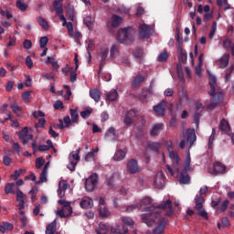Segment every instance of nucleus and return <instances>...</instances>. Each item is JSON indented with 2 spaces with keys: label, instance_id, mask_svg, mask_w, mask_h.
Segmentation results:
<instances>
[{
  "label": "nucleus",
  "instance_id": "7ed1b4c3",
  "mask_svg": "<svg viewBox=\"0 0 234 234\" xmlns=\"http://www.w3.org/2000/svg\"><path fill=\"white\" fill-rule=\"evenodd\" d=\"M179 138L181 139L179 144L181 149H186V142H189L190 147H193V144L197 142V133H195V130L187 129L186 133H183L179 135Z\"/></svg>",
  "mask_w": 234,
  "mask_h": 234
},
{
  "label": "nucleus",
  "instance_id": "a19ab883",
  "mask_svg": "<svg viewBox=\"0 0 234 234\" xmlns=\"http://www.w3.org/2000/svg\"><path fill=\"white\" fill-rule=\"evenodd\" d=\"M118 52H120V48H118V46H116V45L112 46L111 50H110L111 58H116Z\"/></svg>",
  "mask_w": 234,
  "mask_h": 234
},
{
  "label": "nucleus",
  "instance_id": "cd10ccee",
  "mask_svg": "<svg viewBox=\"0 0 234 234\" xmlns=\"http://www.w3.org/2000/svg\"><path fill=\"white\" fill-rule=\"evenodd\" d=\"M229 205V200L226 199L222 202L220 207L216 208V213L219 215V213H226L228 210V206Z\"/></svg>",
  "mask_w": 234,
  "mask_h": 234
},
{
  "label": "nucleus",
  "instance_id": "6e6552de",
  "mask_svg": "<svg viewBox=\"0 0 234 234\" xmlns=\"http://www.w3.org/2000/svg\"><path fill=\"white\" fill-rule=\"evenodd\" d=\"M138 116V112L136 110H130L126 112L123 119V123L127 126L131 125L132 123H134V120H136V117Z\"/></svg>",
  "mask_w": 234,
  "mask_h": 234
},
{
  "label": "nucleus",
  "instance_id": "6e6d98bb",
  "mask_svg": "<svg viewBox=\"0 0 234 234\" xmlns=\"http://www.w3.org/2000/svg\"><path fill=\"white\" fill-rule=\"evenodd\" d=\"M215 32H217V22H213L211 31L209 33L210 39H213L215 37Z\"/></svg>",
  "mask_w": 234,
  "mask_h": 234
},
{
  "label": "nucleus",
  "instance_id": "864d4df0",
  "mask_svg": "<svg viewBox=\"0 0 234 234\" xmlns=\"http://www.w3.org/2000/svg\"><path fill=\"white\" fill-rule=\"evenodd\" d=\"M43 165H45V159H43L42 157L37 158V160H36L37 169H41L43 167Z\"/></svg>",
  "mask_w": 234,
  "mask_h": 234
},
{
  "label": "nucleus",
  "instance_id": "58836bf2",
  "mask_svg": "<svg viewBox=\"0 0 234 234\" xmlns=\"http://www.w3.org/2000/svg\"><path fill=\"white\" fill-rule=\"evenodd\" d=\"M169 58V54L166 50H164L158 57L157 61H160V63H164L167 61V58Z\"/></svg>",
  "mask_w": 234,
  "mask_h": 234
},
{
  "label": "nucleus",
  "instance_id": "39448f33",
  "mask_svg": "<svg viewBox=\"0 0 234 234\" xmlns=\"http://www.w3.org/2000/svg\"><path fill=\"white\" fill-rule=\"evenodd\" d=\"M195 200H196L195 209H197V215L199 217H202L204 220H209V217L207 216L206 209H204V204L206 202V199H204V197L196 196Z\"/></svg>",
  "mask_w": 234,
  "mask_h": 234
},
{
  "label": "nucleus",
  "instance_id": "69168bd1",
  "mask_svg": "<svg viewBox=\"0 0 234 234\" xmlns=\"http://www.w3.org/2000/svg\"><path fill=\"white\" fill-rule=\"evenodd\" d=\"M94 159V152H89L85 156L86 162H90V160Z\"/></svg>",
  "mask_w": 234,
  "mask_h": 234
},
{
  "label": "nucleus",
  "instance_id": "3c124183",
  "mask_svg": "<svg viewBox=\"0 0 234 234\" xmlns=\"http://www.w3.org/2000/svg\"><path fill=\"white\" fill-rule=\"evenodd\" d=\"M48 175V172L42 170V173L40 174V178L38 183L39 184H45V182H47V176Z\"/></svg>",
  "mask_w": 234,
  "mask_h": 234
},
{
  "label": "nucleus",
  "instance_id": "2f4dec72",
  "mask_svg": "<svg viewBox=\"0 0 234 234\" xmlns=\"http://www.w3.org/2000/svg\"><path fill=\"white\" fill-rule=\"evenodd\" d=\"M97 234H107L109 233V227L105 224H99L98 228L96 229Z\"/></svg>",
  "mask_w": 234,
  "mask_h": 234
},
{
  "label": "nucleus",
  "instance_id": "e433bc0d",
  "mask_svg": "<svg viewBox=\"0 0 234 234\" xmlns=\"http://www.w3.org/2000/svg\"><path fill=\"white\" fill-rule=\"evenodd\" d=\"M185 171H191V154L187 153L185 160Z\"/></svg>",
  "mask_w": 234,
  "mask_h": 234
},
{
  "label": "nucleus",
  "instance_id": "ddd939ff",
  "mask_svg": "<svg viewBox=\"0 0 234 234\" xmlns=\"http://www.w3.org/2000/svg\"><path fill=\"white\" fill-rule=\"evenodd\" d=\"M165 184V179L164 178L163 173H157L154 179V186L156 189H162Z\"/></svg>",
  "mask_w": 234,
  "mask_h": 234
},
{
  "label": "nucleus",
  "instance_id": "49530a36",
  "mask_svg": "<svg viewBox=\"0 0 234 234\" xmlns=\"http://www.w3.org/2000/svg\"><path fill=\"white\" fill-rule=\"evenodd\" d=\"M90 114H92V109H90H90L87 108L80 112V116H81V118H83V120H87V118H89V116H90Z\"/></svg>",
  "mask_w": 234,
  "mask_h": 234
},
{
  "label": "nucleus",
  "instance_id": "f03ea898",
  "mask_svg": "<svg viewBox=\"0 0 234 234\" xmlns=\"http://www.w3.org/2000/svg\"><path fill=\"white\" fill-rule=\"evenodd\" d=\"M210 87V90L208 91L210 99V103L207 105V109L208 111H213L220 101H222V99L224 98V94L222 91L216 88L217 85V77L210 75V81L208 83Z\"/></svg>",
  "mask_w": 234,
  "mask_h": 234
},
{
  "label": "nucleus",
  "instance_id": "423d86ee",
  "mask_svg": "<svg viewBox=\"0 0 234 234\" xmlns=\"http://www.w3.org/2000/svg\"><path fill=\"white\" fill-rule=\"evenodd\" d=\"M81 149L79 148L75 151H72L69 155V161L67 167L69 171H76V165H78V163L80 162V153Z\"/></svg>",
  "mask_w": 234,
  "mask_h": 234
},
{
  "label": "nucleus",
  "instance_id": "0e129e2a",
  "mask_svg": "<svg viewBox=\"0 0 234 234\" xmlns=\"http://www.w3.org/2000/svg\"><path fill=\"white\" fill-rule=\"evenodd\" d=\"M213 18V13L207 11V12H205V15H204V21L206 23H207V21H209V19H212Z\"/></svg>",
  "mask_w": 234,
  "mask_h": 234
},
{
  "label": "nucleus",
  "instance_id": "6ab92c4d",
  "mask_svg": "<svg viewBox=\"0 0 234 234\" xmlns=\"http://www.w3.org/2000/svg\"><path fill=\"white\" fill-rule=\"evenodd\" d=\"M127 231H129L127 228L122 224H117L111 228V232L114 234H125Z\"/></svg>",
  "mask_w": 234,
  "mask_h": 234
},
{
  "label": "nucleus",
  "instance_id": "473e14b6",
  "mask_svg": "<svg viewBox=\"0 0 234 234\" xmlns=\"http://www.w3.org/2000/svg\"><path fill=\"white\" fill-rule=\"evenodd\" d=\"M19 138H20L21 142L23 143V144L27 145V144H28V140H32V138H34V136L32 134H28V133H19Z\"/></svg>",
  "mask_w": 234,
  "mask_h": 234
},
{
  "label": "nucleus",
  "instance_id": "79ce46f5",
  "mask_svg": "<svg viewBox=\"0 0 234 234\" xmlns=\"http://www.w3.org/2000/svg\"><path fill=\"white\" fill-rule=\"evenodd\" d=\"M101 67H103V64L100 65L99 76H101V78H102V80H104V81H111V80H112V76L109 73L102 75L101 74Z\"/></svg>",
  "mask_w": 234,
  "mask_h": 234
},
{
  "label": "nucleus",
  "instance_id": "7c9ffc66",
  "mask_svg": "<svg viewBox=\"0 0 234 234\" xmlns=\"http://www.w3.org/2000/svg\"><path fill=\"white\" fill-rule=\"evenodd\" d=\"M37 23L44 30H50V25H48L47 19L40 16L37 18Z\"/></svg>",
  "mask_w": 234,
  "mask_h": 234
},
{
  "label": "nucleus",
  "instance_id": "4be33fe9",
  "mask_svg": "<svg viewBox=\"0 0 234 234\" xmlns=\"http://www.w3.org/2000/svg\"><path fill=\"white\" fill-rule=\"evenodd\" d=\"M144 81H145V76L142 75V74H138L133 79V80L132 82V87L133 89H136V87H140V85H142V83H144Z\"/></svg>",
  "mask_w": 234,
  "mask_h": 234
},
{
  "label": "nucleus",
  "instance_id": "13d9d810",
  "mask_svg": "<svg viewBox=\"0 0 234 234\" xmlns=\"http://www.w3.org/2000/svg\"><path fill=\"white\" fill-rule=\"evenodd\" d=\"M16 7H18L21 12H27V5L21 1L16 2Z\"/></svg>",
  "mask_w": 234,
  "mask_h": 234
},
{
  "label": "nucleus",
  "instance_id": "680f3d73",
  "mask_svg": "<svg viewBox=\"0 0 234 234\" xmlns=\"http://www.w3.org/2000/svg\"><path fill=\"white\" fill-rule=\"evenodd\" d=\"M133 56L137 58H142L144 56V50H142L141 48L135 49V51L133 52Z\"/></svg>",
  "mask_w": 234,
  "mask_h": 234
},
{
  "label": "nucleus",
  "instance_id": "dca6fc26",
  "mask_svg": "<svg viewBox=\"0 0 234 234\" xmlns=\"http://www.w3.org/2000/svg\"><path fill=\"white\" fill-rule=\"evenodd\" d=\"M90 98L94 100L96 103H100V101L101 100V90L96 88L90 89Z\"/></svg>",
  "mask_w": 234,
  "mask_h": 234
},
{
  "label": "nucleus",
  "instance_id": "f8f14e48",
  "mask_svg": "<svg viewBox=\"0 0 234 234\" xmlns=\"http://www.w3.org/2000/svg\"><path fill=\"white\" fill-rule=\"evenodd\" d=\"M165 107H167V101H162L157 105L154 106V111L157 116H165Z\"/></svg>",
  "mask_w": 234,
  "mask_h": 234
},
{
  "label": "nucleus",
  "instance_id": "bf43d9fd",
  "mask_svg": "<svg viewBox=\"0 0 234 234\" xmlns=\"http://www.w3.org/2000/svg\"><path fill=\"white\" fill-rule=\"evenodd\" d=\"M26 65L28 69H32V67H34V61H32V58L30 56L26 58Z\"/></svg>",
  "mask_w": 234,
  "mask_h": 234
},
{
  "label": "nucleus",
  "instance_id": "1a4fd4ad",
  "mask_svg": "<svg viewBox=\"0 0 234 234\" xmlns=\"http://www.w3.org/2000/svg\"><path fill=\"white\" fill-rule=\"evenodd\" d=\"M16 202H18L19 209H25V204H27L28 197L19 188L16 189Z\"/></svg>",
  "mask_w": 234,
  "mask_h": 234
},
{
  "label": "nucleus",
  "instance_id": "774afa93",
  "mask_svg": "<svg viewBox=\"0 0 234 234\" xmlns=\"http://www.w3.org/2000/svg\"><path fill=\"white\" fill-rule=\"evenodd\" d=\"M133 209H139L138 205H130L126 207L127 213H131Z\"/></svg>",
  "mask_w": 234,
  "mask_h": 234
},
{
  "label": "nucleus",
  "instance_id": "0eeeda50",
  "mask_svg": "<svg viewBox=\"0 0 234 234\" xmlns=\"http://www.w3.org/2000/svg\"><path fill=\"white\" fill-rule=\"evenodd\" d=\"M96 186H98V175L92 174L85 181V189L89 193H92L96 189Z\"/></svg>",
  "mask_w": 234,
  "mask_h": 234
},
{
  "label": "nucleus",
  "instance_id": "5701e85b",
  "mask_svg": "<svg viewBox=\"0 0 234 234\" xmlns=\"http://www.w3.org/2000/svg\"><path fill=\"white\" fill-rule=\"evenodd\" d=\"M122 21H123V19L121 16H119L118 15H113L111 20L112 28H118V27L122 25Z\"/></svg>",
  "mask_w": 234,
  "mask_h": 234
},
{
  "label": "nucleus",
  "instance_id": "9b49d317",
  "mask_svg": "<svg viewBox=\"0 0 234 234\" xmlns=\"http://www.w3.org/2000/svg\"><path fill=\"white\" fill-rule=\"evenodd\" d=\"M139 37L140 39H147V37H151V27L146 24H142L139 27Z\"/></svg>",
  "mask_w": 234,
  "mask_h": 234
},
{
  "label": "nucleus",
  "instance_id": "9d476101",
  "mask_svg": "<svg viewBox=\"0 0 234 234\" xmlns=\"http://www.w3.org/2000/svg\"><path fill=\"white\" fill-rule=\"evenodd\" d=\"M129 39H131V32L129 31V28L124 27L120 29L117 34V40L121 43H125L126 41H129Z\"/></svg>",
  "mask_w": 234,
  "mask_h": 234
},
{
  "label": "nucleus",
  "instance_id": "c9c22d12",
  "mask_svg": "<svg viewBox=\"0 0 234 234\" xmlns=\"http://www.w3.org/2000/svg\"><path fill=\"white\" fill-rule=\"evenodd\" d=\"M14 187H16V184H14V183H7L5 185V195H10V194L14 195V193H16L14 191Z\"/></svg>",
  "mask_w": 234,
  "mask_h": 234
},
{
  "label": "nucleus",
  "instance_id": "37998d69",
  "mask_svg": "<svg viewBox=\"0 0 234 234\" xmlns=\"http://www.w3.org/2000/svg\"><path fill=\"white\" fill-rule=\"evenodd\" d=\"M71 122L73 123H78V120L80 119V115L76 110H70Z\"/></svg>",
  "mask_w": 234,
  "mask_h": 234
},
{
  "label": "nucleus",
  "instance_id": "f704fd0d",
  "mask_svg": "<svg viewBox=\"0 0 234 234\" xmlns=\"http://www.w3.org/2000/svg\"><path fill=\"white\" fill-rule=\"evenodd\" d=\"M99 215L103 218H107L111 215V212L109 211V208L105 206L99 207Z\"/></svg>",
  "mask_w": 234,
  "mask_h": 234
},
{
  "label": "nucleus",
  "instance_id": "20e7f679",
  "mask_svg": "<svg viewBox=\"0 0 234 234\" xmlns=\"http://www.w3.org/2000/svg\"><path fill=\"white\" fill-rule=\"evenodd\" d=\"M58 203L62 206V208L60 210L56 211V215L58 217H60V218H68V217H70V215H72V207L70 206V202L64 199H59Z\"/></svg>",
  "mask_w": 234,
  "mask_h": 234
},
{
  "label": "nucleus",
  "instance_id": "09e8293b",
  "mask_svg": "<svg viewBox=\"0 0 234 234\" xmlns=\"http://www.w3.org/2000/svg\"><path fill=\"white\" fill-rule=\"evenodd\" d=\"M209 10H211V8L209 7V5H199L197 6V13L198 14H204V12H209Z\"/></svg>",
  "mask_w": 234,
  "mask_h": 234
},
{
  "label": "nucleus",
  "instance_id": "338daca9",
  "mask_svg": "<svg viewBox=\"0 0 234 234\" xmlns=\"http://www.w3.org/2000/svg\"><path fill=\"white\" fill-rule=\"evenodd\" d=\"M164 94H165V96L170 98L171 96H173L175 94V91H173V89L168 88L165 90Z\"/></svg>",
  "mask_w": 234,
  "mask_h": 234
},
{
  "label": "nucleus",
  "instance_id": "4c0bfd02",
  "mask_svg": "<svg viewBox=\"0 0 234 234\" xmlns=\"http://www.w3.org/2000/svg\"><path fill=\"white\" fill-rule=\"evenodd\" d=\"M191 180V177H189V175H184V173H180V176H179V182L180 184H189Z\"/></svg>",
  "mask_w": 234,
  "mask_h": 234
},
{
  "label": "nucleus",
  "instance_id": "c85d7f7f",
  "mask_svg": "<svg viewBox=\"0 0 234 234\" xmlns=\"http://www.w3.org/2000/svg\"><path fill=\"white\" fill-rule=\"evenodd\" d=\"M56 228H57V222H56V219H54L51 223H49L46 227V234H54V233H56Z\"/></svg>",
  "mask_w": 234,
  "mask_h": 234
},
{
  "label": "nucleus",
  "instance_id": "393cba45",
  "mask_svg": "<svg viewBox=\"0 0 234 234\" xmlns=\"http://www.w3.org/2000/svg\"><path fill=\"white\" fill-rule=\"evenodd\" d=\"M107 101H116L118 100V90L112 89L110 92L105 94Z\"/></svg>",
  "mask_w": 234,
  "mask_h": 234
},
{
  "label": "nucleus",
  "instance_id": "2eb2a0df",
  "mask_svg": "<svg viewBox=\"0 0 234 234\" xmlns=\"http://www.w3.org/2000/svg\"><path fill=\"white\" fill-rule=\"evenodd\" d=\"M69 188L70 185L67 183V181H60L58 183V197H59V198H63V197H65L66 189Z\"/></svg>",
  "mask_w": 234,
  "mask_h": 234
},
{
  "label": "nucleus",
  "instance_id": "f3484780",
  "mask_svg": "<svg viewBox=\"0 0 234 234\" xmlns=\"http://www.w3.org/2000/svg\"><path fill=\"white\" fill-rule=\"evenodd\" d=\"M92 206H94V201H92V198L89 197H82L80 201V207H82V209H90Z\"/></svg>",
  "mask_w": 234,
  "mask_h": 234
},
{
  "label": "nucleus",
  "instance_id": "f257e3e1",
  "mask_svg": "<svg viewBox=\"0 0 234 234\" xmlns=\"http://www.w3.org/2000/svg\"><path fill=\"white\" fill-rule=\"evenodd\" d=\"M171 204L172 202L168 199L157 207H154L153 206V199L151 197H144L137 204L139 209L150 213L143 215V220L147 226L157 222V226L153 232L154 234H164V229H165V226H167V220L164 218H158V214L156 213H158V209H169V211L166 212V216L171 217V215H173V207H171Z\"/></svg>",
  "mask_w": 234,
  "mask_h": 234
},
{
  "label": "nucleus",
  "instance_id": "5fc2aeb1",
  "mask_svg": "<svg viewBox=\"0 0 234 234\" xmlns=\"http://www.w3.org/2000/svg\"><path fill=\"white\" fill-rule=\"evenodd\" d=\"M47 43H48V37H42L39 39V47L40 48H45L47 47Z\"/></svg>",
  "mask_w": 234,
  "mask_h": 234
},
{
  "label": "nucleus",
  "instance_id": "4468645a",
  "mask_svg": "<svg viewBox=\"0 0 234 234\" xmlns=\"http://www.w3.org/2000/svg\"><path fill=\"white\" fill-rule=\"evenodd\" d=\"M127 171L130 175H136L140 169L138 168V161L132 159L127 163Z\"/></svg>",
  "mask_w": 234,
  "mask_h": 234
},
{
  "label": "nucleus",
  "instance_id": "b1692460",
  "mask_svg": "<svg viewBox=\"0 0 234 234\" xmlns=\"http://www.w3.org/2000/svg\"><path fill=\"white\" fill-rule=\"evenodd\" d=\"M229 65V54L226 53L219 58V69H226Z\"/></svg>",
  "mask_w": 234,
  "mask_h": 234
},
{
  "label": "nucleus",
  "instance_id": "4d7b16f0",
  "mask_svg": "<svg viewBox=\"0 0 234 234\" xmlns=\"http://www.w3.org/2000/svg\"><path fill=\"white\" fill-rule=\"evenodd\" d=\"M11 109H12L13 112H15V114H19V112H21V108L17 105L16 102H14L11 105Z\"/></svg>",
  "mask_w": 234,
  "mask_h": 234
},
{
  "label": "nucleus",
  "instance_id": "052dcab7",
  "mask_svg": "<svg viewBox=\"0 0 234 234\" xmlns=\"http://www.w3.org/2000/svg\"><path fill=\"white\" fill-rule=\"evenodd\" d=\"M23 47L26 50H30V48H32V41L26 39L23 43Z\"/></svg>",
  "mask_w": 234,
  "mask_h": 234
},
{
  "label": "nucleus",
  "instance_id": "ea45409f",
  "mask_svg": "<svg viewBox=\"0 0 234 234\" xmlns=\"http://www.w3.org/2000/svg\"><path fill=\"white\" fill-rule=\"evenodd\" d=\"M122 224L124 226H129L130 228H133L134 226V221L133 220V218H131L129 217H123Z\"/></svg>",
  "mask_w": 234,
  "mask_h": 234
},
{
  "label": "nucleus",
  "instance_id": "72a5a7b5",
  "mask_svg": "<svg viewBox=\"0 0 234 234\" xmlns=\"http://www.w3.org/2000/svg\"><path fill=\"white\" fill-rule=\"evenodd\" d=\"M219 129L221 131H223V133H228L229 132V122H228V121H226V119H223L220 123H219Z\"/></svg>",
  "mask_w": 234,
  "mask_h": 234
},
{
  "label": "nucleus",
  "instance_id": "aec40b11",
  "mask_svg": "<svg viewBox=\"0 0 234 234\" xmlns=\"http://www.w3.org/2000/svg\"><path fill=\"white\" fill-rule=\"evenodd\" d=\"M214 175H224L226 173V166L220 162H217L213 165Z\"/></svg>",
  "mask_w": 234,
  "mask_h": 234
},
{
  "label": "nucleus",
  "instance_id": "c03bdc74",
  "mask_svg": "<svg viewBox=\"0 0 234 234\" xmlns=\"http://www.w3.org/2000/svg\"><path fill=\"white\" fill-rule=\"evenodd\" d=\"M101 59V61H105L107 59V56H109V48H102L100 52Z\"/></svg>",
  "mask_w": 234,
  "mask_h": 234
},
{
  "label": "nucleus",
  "instance_id": "bb28decb",
  "mask_svg": "<svg viewBox=\"0 0 234 234\" xmlns=\"http://www.w3.org/2000/svg\"><path fill=\"white\" fill-rule=\"evenodd\" d=\"M14 229V225L12 223L4 222L0 225L1 233H8V231H12Z\"/></svg>",
  "mask_w": 234,
  "mask_h": 234
},
{
  "label": "nucleus",
  "instance_id": "603ef678",
  "mask_svg": "<svg viewBox=\"0 0 234 234\" xmlns=\"http://www.w3.org/2000/svg\"><path fill=\"white\" fill-rule=\"evenodd\" d=\"M64 89L67 90L66 94L64 95V99L69 101V100H70V96H72V91L70 90V87L68 85H65Z\"/></svg>",
  "mask_w": 234,
  "mask_h": 234
},
{
  "label": "nucleus",
  "instance_id": "8fccbe9b",
  "mask_svg": "<svg viewBox=\"0 0 234 234\" xmlns=\"http://www.w3.org/2000/svg\"><path fill=\"white\" fill-rule=\"evenodd\" d=\"M105 136L106 138H114L116 136V130L113 127L109 128Z\"/></svg>",
  "mask_w": 234,
  "mask_h": 234
},
{
  "label": "nucleus",
  "instance_id": "a878e982",
  "mask_svg": "<svg viewBox=\"0 0 234 234\" xmlns=\"http://www.w3.org/2000/svg\"><path fill=\"white\" fill-rule=\"evenodd\" d=\"M126 154H127V150H122V149H120V150H118V151L114 154V155H113V160H114L115 162H120V161H122V160H123V159L125 158Z\"/></svg>",
  "mask_w": 234,
  "mask_h": 234
},
{
  "label": "nucleus",
  "instance_id": "c756f323",
  "mask_svg": "<svg viewBox=\"0 0 234 234\" xmlns=\"http://www.w3.org/2000/svg\"><path fill=\"white\" fill-rule=\"evenodd\" d=\"M160 143L148 142L147 149H151V151H154V153H160Z\"/></svg>",
  "mask_w": 234,
  "mask_h": 234
},
{
  "label": "nucleus",
  "instance_id": "de8ad7c7",
  "mask_svg": "<svg viewBox=\"0 0 234 234\" xmlns=\"http://www.w3.org/2000/svg\"><path fill=\"white\" fill-rule=\"evenodd\" d=\"M32 91L28 90L22 94V98L26 103H30L32 101V96L30 95Z\"/></svg>",
  "mask_w": 234,
  "mask_h": 234
},
{
  "label": "nucleus",
  "instance_id": "a211bd4d",
  "mask_svg": "<svg viewBox=\"0 0 234 234\" xmlns=\"http://www.w3.org/2000/svg\"><path fill=\"white\" fill-rule=\"evenodd\" d=\"M168 156L172 162L173 167H178V164H180V156H178V153L175 151H169Z\"/></svg>",
  "mask_w": 234,
  "mask_h": 234
},
{
  "label": "nucleus",
  "instance_id": "a18cd8bd",
  "mask_svg": "<svg viewBox=\"0 0 234 234\" xmlns=\"http://www.w3.org/2000/svg\"><path fill=\"white\" fill-rule=\"evenodd\" d=\"M55 12L57 16H59L61 21L67 20V18H65V16L63 15V5L57 7L55 9Z\"/></svg>",
  "mask_w": 234,
  "mask_h": 234
},
{
  "label": "nucleus",
  "instance_id": "412c9836",
  "mask_svg": "<svg viewBox=\"0 0 234 234\" xmlns=\"http://www.w3.org/2000/svg\"><path fill=\"white\" fill-rule=\"evenodd\" d=\"M162 131H164V123H156L152 127L150 131V135L158 136V134H160Z\"/></svg>",
  "mask_w": 234,
  "mask_h": 234
},
{
  "label": "nucleus",
  "instance_id": "e2e57ef3",
  "mask_svg": "<svg viewBox=\"0 0 234 234\" xmlns=\"http://www.w3.org/2000/svg\"><path fill=\"white\" fill-rule=\"evenodd\" d=\"M48 134H50L51 138H58V136H59V133H56L52 126H49Z\"/></svg>",
  "mask_w": 234,
  "mask_h": 234
}]
</instances>
